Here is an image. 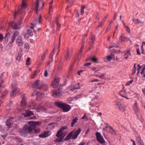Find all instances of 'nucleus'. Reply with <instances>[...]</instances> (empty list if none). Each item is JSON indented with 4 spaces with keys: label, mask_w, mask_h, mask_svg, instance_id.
Listing matches in <instances>:
<instances>
[{
    "label": "nucleus",
    "mask_w": 145,
    "mask_h": 145,
    "mask_svg": "<svg viewBox=\"0 0 145 145\" xmlns=\"http://www.w3.org/2000/svg\"><path fill=\"white\" fill-rule=\"evenodd\" d=\"M67 55L65 56V59L66 60H68L69 59H70L71 57L70 56L69 54V50H68L67 51Z\"/></svg>",
    "instance_id": "f704fd0d"
},
{
    "label": "nucleus",
    "mask_w": 145,
    "mask_h": 145,
    "mask_svg": "<svg viewBox=\"0 0 145 145\" xmlns=\"http://www.w3.org/2000/svg\"><path fill=\"white\" fill-rule=\"evenodd\" d=\"M84 71L83 70H81L80 71H77V74H78L79 75H80V73L83 72Z\"/></svg>",
    "instance_id": "774afa93"
},
{
    "label": "nucleus",
    "mask_w": 145,
    "mask_h": 145,
    "mask_svg": "<svg viewBox=\"0 0 145 145\" xmlns=\"http://www.w3.org/2000/svg\"><path fill=\"white\" fill-rule=\"evenodd\" d=\"M92 71L94 72V73H98V71H99L100 69L97 67H93L91 69Z\"/></svg>",
    "instance_id": "473e14b6"
},
{
    "label": "nucleus",
    "mask_w": 145,
    "mask_h": 145,
    "mask_svg": "<svg viewBox=\"0 0 145 145\" xmlns=\"http://www.w3.org/2000/svg\"><path fill=\"white\" fill-rule=\"evenodd\" d=\"M17 89V88H16L14 89V90H13L12 92L10 94V96L12 97H15L16 96V91Z\"/></svg>",
    "instance_id": "c756f323"
},
{
    "label": "nucleus",
    "mask_w": 145,
    "mask_h": 145,
    "mask_svg": "<svg viewBox=\"0 0 145 145\" xmlns=\"http://www.w3.org/2000/svg\"><path fill=\"white\" fill-rule=\"evenodd\" d=\"M48 75V71L46 70H45L44 71V76H46L47 77Z\"/></svg>",
    "instance_id": "052dcab7"
},
{
    "label": "nucleus",
    "mask_w": 145,
    "mask_h": 145,
    "mask_svg": "<svg viewBox=\"0 0 145 145\" xmlns=\"http://www.w3.org/2000/svg\"><path fill=\"white\" fill-rule=\"evenodd\" d=\"M109 132L112 135H116V132L113 129L110 127H109Z\"/></svg>",
    "instance_id": "cd10ccee"
},
{
    "label": "nucleus",
    "mask_w": 145,
    "mask_h": 145,
    "mask_svg": "<svg viewBox=\"0 0 145 145\" xmlns=\"http://www.w3.org/2000/svg\"><path fill=\"white\" fill-rule=\"evenodd\" d=\"M57 28L58 30H59V29L61 26V25L58 22H57Z\"/></svg>",
    "instance_id": "e2e57ef3"
},
{
    "label": "nucleus",
    "mask_w": 145,
    "mask_h": 145,
    "mask_svg": "<svg viewBox=\"0 0 145 145\" xmlns=\"http://www.w3.org/2000/svg\"><path fill=\"white\" fill-rule=\"evenodd\" d=\"M37 99L38 100L39 99H38V98H40L41 97H42V96L43 95L40 93H38L37 94Z\"/></svg>",
    "instance_id": "37998d69"
},
{
    "label": "nucleus",
    "mask_w": 145,
    "mask_h": 145,
    "mask_svg": "<svg viewBox=\"0 0 145 145\" xmlns=\"http://www.w3.org/2000/svg\"><path fill=\"white\" fill-rule=\"evenodd\" d=\"M21 37L20 36H18L17 38L16 39V44L18 46H22L23 45V42L22 41Z\"/></svg>",
    "instance_id": "f8f14e48"
},
{
    "label": "nucleus",
    "mask_w": 145,
    "mask_h": 145,
    "mask_svg": "<svg viewBox=\"0 0 145 145\" xmlns=\"http://www.w3.org/2000/svg\"><path fill=\"white\" fill-rule=\"evenodd\" d=\"M18 32L17 31H14L12 37H13L14 38H15L18 35Z\"/></svg>",
    "instance_id": "a19ab883"
},
{
    "label": "nucleus",
    "mask_w": 145,
    "mask_h": 145,
    "mask_svg": "<svg viewBox=\"0 0 145 145\" xmlns=\"http://www.w3.org/2000/svg\"><path fill=\"white\" fill-rule=\"evenodd\" d=\"M82 55V53H80L79 52L78 53V59H80Z\"/></svg>",
    "instance_id": "bf43d9fd"
},
{
    "label": "nucleus",
    "mask_w": 145,
    "mask_h": 145,
    "mask_svg": "<svg viewBox=\"0 0 145 145\" xmlns=\"http://www.w3.org/2000/svg\"><path fill=\"white\" fill-rule=\"evenodd\" d=\"M133 109L136 114L137 117L138 118L141 117L140 113L138 108V106H133Z\"/></svg>",
    "instance_id": "ddd939ff"
},
{
    "label": "nucleus",
    "mask_w": 145,
    "mask_h": 145,
    "mask_svg": "<svg viewBox=\"0 0 145 145\" xmlns=\"http://www.w3.org/2000/svg\"><path fill=\"white\" fill-rule=\"evenodd\" d=\"M78 120V119L77 117H75V118L72 120V123L71 124V126L72 127H73L75 123H76Z\"/></svg>",
    "instance_id": "bb28decb"
},
{
    "label": "nucleus",
    "mask_w": 145,
    "mask_h": 145,
    "mask_svg": "<svg viewBox=\"0 0 145 145\" xmlns=\"http://www.w3.org/2000/svg\"><path fill=\"white\" fill-rule=\"evenodd\" d=\"M91 60L94 62L96 63H97L98 62V59L95 57L91 58Z\"/></svg>",
    "instance_id": "ea45409f"
},
{
    "label": "nucleus",
    "mask_w": 145,
    "mask_h": 145,
    "mask_svg": "<svg viewBox=\"0 0 145 145\" xmlns=\"http://www.w3.org/2000/svg\"><path fill=\"white\" fill-rule=\"evenodd\" d=\"M14 39L15 38H14L13 37H12L11 40H10V44H12L13 43L14 40Z\"/></svg>",
    "instance_id": "13d9d810"
},
{
    "label": "nucleus",
    "mask_w": 145,
    "mask_h": 145,
    "mask_svg": "<svg viewBox=\"0 0 145 145\" xmlns=\"http://www.w3.org/2000/svg\"><path fill=\"white\" fill-rule=\"evenodd\" d=\"M74 86L75 89H79L80 88V84L78 83L74 85Z\"/></svg>",
    "instance_id": "e433bc0d"
},
{
    "label": "nucleus",
    "mask_w": 145,
    "mask_h": 145,
    "mask_svg": "<svg viewBox=\"0 0 145 145\" xmlns=\"http://www.w3.org/2000/svg\"><path fill=\"white\" fill-rule=\"evenodd\" d=\"M81 97V95H77L74 98V99L77 100L78 99L80 98Z\"/></svg>",
    "instance_id": "4d7b16f0"
},
{
    "label": "nucleus",
    "mask_w": 145,
    "mask_h": 145,
    "mask_svg": "<svg viewBox=\"0 0 145 145\" xmlns=\"http://www.w3.org/2000/svg\"><path fill=\"white\" fill-rule=\"evenodd\" d=\"M24 48L25 49L29 50V47L28 44L27 43H25L24 44Z\"/></svg>",
    "instance_id": "09e8293b"
},
{
    "label": "nucleus",
    "mask_w": 145,
    "mask_h": 145,
    "mask_svg": "<svg viewBox=\"0 0 145 145\" xmlns=\"http://www.w3.org/2000/svg\"><path fill=\"white\" fill-rule=\"evenodd\" d=\"M62 95V94L61 91L59 90L53 91L52 93V96L56 98L59 97Z\"/></svg>",
    "instance_id": "1a4fd4ad"
},
{
    "label": "nucleus",
    "mask_w": 145,
    "mask_h": 145,
    "mask_svg": "<svg viewBox=\"0 0 145 145\" xmlns=\"http://www.w3.org/2000/svg\"><path fill=\"white\" fill-rule=\"evenodd\" d=\"M29 108H31L33 107L32 109L35 108V105L33 101H31L29 104L28 105Z\"/></svg>",
    "instance_id": "a878e982"
},
{
    "label": "nucleus",
    "mask_w": 145,
    "mask_h": 145,
    "mask_svg": "<svg viewBox=\"0 0 145 145\" xmlns=\"http://www.w3.org/2000/svg\"><path fill=\"white\" fill-rule=\"evenodd\" d=\"M90 40H91V42L93 43L94 42L95 40V37L93 35H91L90 37Z\"/></svg>",
    "instance_id": "49530a36"
},
{
    "label": "nucleus",
    "mask_w": 145,
    "mask_h": 145,
    "mask_svg": "<svg viewBox=\"0 0 145 145\" xmlns=\"http://www.w3.org/2000/svg\"><path fill=\"white\" fill-rule=\"evenodd\" d=\"M39 72V70H36L33 73L31 74V78H34L35 76Z\"/></svg>",
    "instance_id": "72a5a7b5"
},
{
    "label": "nucleus",
    "mask_w": 145,
    "mask_h": 145,
    "mask_svg": "<svg viewBox=\"0 0 145 145\" xmlns=\"http://www.w3.org/2000/svg\"><path fill=\"white\" fill-rule=\"evenodd\" d=\"M141 66L143 68L142 69V71L140 72V73L141 74H142L144 72V71L145 70V65H143Z\"/></svg>",
    "instance_id": "a18cd8bd"
},
{
    "label": "nucleus",
    "mask_w": 145,
    "mask_h": 145,
    "mask_svg": "<svg viewBox=\"0 0 145 145\" xmlns=\"http://www.w3.org/2000/svg\"><path fill=\"white\" fill-rule=\"evenodd\" d=\"M118 44L113 43L112 44L111 46L109 47V48L110 49L114 47L118 48Z\"/></svg>",
    "instance_id": "4c0bfd02"
},
{
    "label": "nucleus",
    "mask_w": 145,
    "mask_h": 145,
    "mask_svg": "<svg viewBox=\"0 0 145 145\" xmlns=\"http://www.w3.org/2000/svg\"><path fill=\"white\" fill-rule=\"evenodd\" d=\"M37 112H42L45 110V108L43 106L39 105L37 107L35 108Z\"/></svg>",
    "instance_id": "f3484780"
},
{
    "label": "nucleus",
    "mask_w": 145,
    "mask_h": 145,
    "mask_svg": "<svg viewBox=\"0 0 145 145\" xmlns=\"http://www.w3.org/2000/svg\"><path fill=\"white\" fill-rule=\"evenodd\" d=\"M42 0H36V2L35 3V10L37 13L38 11V7L39 6V3L40 2H42Z\"/></svg>",
    "instance_id": "a211bd4d"
},
{
    "label": "nucleus",
    "mask_w": 145,
    "mask_h": 145,
    "mask_svg": "<svg viewBox=\"0 0 145 145\" xmlns=\"http://www.w3.org/2000/svg\"><path fill=\"white\" fill-rule=\"evenodd\" d=\"M137 142L138 143L139 145H144L142 141L141 140L140 137H137Z\"/></svg>",
    "instance_id": "412c9836"
},
{
    "label": "nucleus",
    "mask_w": 145,
    "mask_h": 145,
    "mask_svg": "<svg viewBox=\"0 0 145 145\" xmlns=\"http://www.w3.org/2000/svg\"><path fill=\"white\" fill-rule=\"evenodd\" d=\"M11 119L10 118L7 120L6 122V125L9 127H10L12 125V121Z\"/></svg>",
    "instance_id": "aec40b11"
},
{
    "label": "nucleus",
    "mask_w": 145,
    "mask_h": 145,
    "mask_svg": "<svg viewBox=\"0 0 145 145\" xmlns=\"http://www.w3.org/2000/svg\"><path fill=\"white\" fill-rule=\"evenodd\" d=\"M84 44H83L82 45V46L81 47V48L80 50L79 51V52L80 53L82 52L83 50L84 49Z\"/></svg>",
    "instance_id": "864d4df0"
},
{
    "label": "nucleus",
    "mask_w": 145,
    "mask_h": 145,
    "mask_svg": "<svg viewBox=\"0 0 145 145\" xmlns=\"http://www.w3.org/2000/svg\"><path fill=\"white\" fill-rule=\"evenodd\" d=\"M133 21L135 24H139L141 23H143V22L140 21L139 20L135 18H133Z\"/></svg>",
    "instance_id": "4be33fe9"
},
{
    "label": "nucleus",
    "mask_w": 145,
    "mask_h": 145,
    "mask_svg": "<svg viewBox=\"0 0 145 145\" xmlns=\"http://www.w3.org/2000/svg\"><path fill=\"white\" fill-rule=\"evenodd\" d=\"M67 89L70 90L71 92H73L75 89L74 86L73 85H71Z\"/></svg>",
    "instance_id": "5701e85b"
},
{
    "label": "nucleus",
    "mask_w": 145,
    "mask_h": 145,
    "mask_svg": "<svg viewBox=\"0 0 145 145\" xmlns=\"http://www.w3.org/2000/svg\"><path fill=\"white\" fill-rule=\"evenodd\" d=\"M46 56H45L44 55H42L41 57V61L40 62H39L38 63V65H40L44 61L45 57H46Z\"/></svg>",
    "instance_id": "c85d7f7f"
},
{
    "label": "nucleus",
    "mask_w": 145,
    "mask_h": 145,
    "mask_svg": "<svg viewBox=\"0 0 145 145\" xmlns=\"http://www.w3.org/2000/svg\"><path fill=\"white\" fill-rule=\"evenodd\" d=\"M112 59V57L110 56H108L107 57V59L108 61H110Z\"/></svg>",
    "instance_id": "680f3d73"
},
{
    "label": "nucleus",
    "mask_w": 145,
    "mask_h": 145,
    "mask_svg": "<svg viewBox=\"0 0 145 145\" xmlns=\"http://www.w3.org/2000/svg\"><path fill=\"white\" fill-rule=\"evenodd\" d=\"M67 127L66 126H63L58 131L56 136L58 137H59L60 138L56 139V142H60L62 141L65 136L63 133V131L67 129Z\"/></svg>",
    "instance_id": "20e7f679"
},
{
    "label": "nucleus",
    "mask_w": 145,
    "mask_h": 145,
    "mask_svg": "<svg viewBox=\"0 0 145 145\" xmlns=\"http://www.w3.org/2000/svg\"><path fill=\"white\" fill-rule=\"evenodd\" d=\"M125 28L126 29V31L127 32H128V33H130V30L128 26H125Z\"/></svg>",
    "instance_id": "6e6d98bb"
},
{
    "label": "nucleus",
    "mask_w": 145,
    "mask_h": 145,
    "mask_svg": "<svg viewBox=\"0 0 145 145\" xmlns=\"http://www.w3.org/2000/svg\"><path fill=\"white\" fill-rule=\"evenodd\" d=\"M105 22V19L102 20V21L99 23V25L97 27V28H99L101 27H102Z\"/></svg>",
    "instance_id": "7c9ffc66"
},
{
    "label": "nucleus",
    "mask_w": 145,
    "mask_h": 145,
    "mask_svg": "<svg viewBox=\"0 0 145 145\" xmlns=\"http://www.w3.org/2000/svg\"><path fill=\"white\" fill-rule=\"evenodd\" d=\"M100 18L99 15L98 14H97V16L95 18V19L96 20H98Z\"/></svg>",
    "instance_id": "338daca9"
},
{
    "label": "nucleus",
    "mask_w": 145,
    "mask_h": 145,
    "mask_svg": "<svg viewBox=\"0 0 145 145\" xmlns=\"http://www.w3.org/2000/svg\"><path fill=\"white\" fill-rule=\"evenodd\" d=\"M117 105L118 106L120 111L123 112L125 110V107L124 105L120 103H118Z\"/></svg>",
    "instance_id": "2eb2a0df"
},
{
    "label": "nucleus",
    "mask_w": 145,
    "mask_h": 145,
    "mask_svg": "<svg viewBox=\"0 0 145 145\" xmlns=\"http://www.w3.org/2000/svg\"><path fill=\"white\" fill-rule=\"evenodd\" d=\"M91 64V63H86L84 64L83 65L84 66H88Z\"/></svg>",
    "instance_id": "5fc2aeb1"
},
{
    "label": "nucleus",
    "mask_w": 145,
    "mask_h": 145,
    "mask_svg": "<svg viewBox=\"0 0 145 145\" xmlns=\"http://www.w3.org/2000/svg\"><path fill=\"white\" fill-rule=\"evenodd\" d=\"M41 124V121H30L27 122V124H25L23 127V130L20 133L21 135L24 136L27 134V133H31L32 132L35 131L36 133H39L40 131L39 129L37 131L34 129L35 126L37 125H39Z\"/></svg>",
    "instance_id": "f257e3e1"
},
{
    "label": "nucleus",
    "mask_w": 145,
    "mask_h": 145,
    "mask_svg": "<svg viewBox=\"0 0 145 145\" xmlns=\"http://www.w3.org/2000/svg\"><path fill=\"white\" fill-rule=\"evenodd\" d=\"M119 95L122 97H123L127 99H128L129 98L127 96V93L125 91H121L119 93Z\"/></svg>",
    "instance_id": "dca6fc26"
},
{
    "label": "nucleus",
    "mask_w": 145,
    "mask_h": 145,
    "mask_svg": "<svg viewBox=\"0 0 145 145\" xmlns=\"http://www.w3.org/2000/svg\"><path fill=\"white\" fill-rule=\"evenodd\" d=\"M7 93V90H5L2 94L1 95L0 97V102H1V100L3 99V97L6 95Z\"/></svg>",
    "instance_id": "2f4dec72"
},
{
    "label": "nucleus",
    "mask_w": 145,
    "mask_h": 145,
    "mask_svg": "<svg viewBox=\"0 0 145 145\" xmlns=\"http://www.w3.org/2000/svg\"><path fill=\"white\" fill-rule=\"evenodd\" d=\"M90 105L92 106L91 108V110H93V112H95L96 110V107L94 106L92 104V103H90Z\"/></svg>",
    "instance_id": "79ce46f5"
},
{
    "label": "nucleus",
    "mask_w": 145,
    "mask_h": 145,
    "mask_svg": "<svg viewBox=\"0 0 145 145\" xmlns=\"http://www.w3.org/2000/svg\"><path fill=\"white\" fill-rule=\"evenodd\" d=\"M27 32L31 36H33V34L32 32V31L30 29H29L27 30Z\"/></svg>",
    "instance_id": "3c124183"
},
{
    "label": "nucleus",
    "mask_w": 145,
    "mask_h": 145,
    "mask_svg": "<svg viewBox=\"0 0 145 145\" xmlns=\"http://www.w3.org/2000/svg\"><path fill=\"white\" fill-rule=\"evenodd\" d=\"M51 133L50 131H45L39 135L40 137L42 138H45L49 136L51 134Z\"/></svg>",
    "instance_id": "9d476101"
},
{
    "label": "nucleus",
    "mask_w": 145,
    "mask_h": 145,
    "mask_svg": "<svg viewBox=\"0 0 145 145\" xmlns=\"http://www.w3.org/2000/svg\"><path fill=\"white\" fill-rule=\"evenodd\" d=\"M33 115V114L31 111L29 110H27L25 113L24 116L25 117H29Z\"/></svg>",
    "instance_id": "6ab92c4d"
},
{
    "label": "nucleus",
    "mask_w": 145,
    "mask_h": 145,
    "mask_svg": "<svg viewBox=\"0 0 145 145\" xmlns=\"http://www.w3.org/2000/svg\"><path fill=\"white\" fill-rule=\"evenodd\" d=\"M60 79L58 78H56L52 82V86L54 88L57 87L59 85Z\"/></svg>",
    "instance_id": "6e6552de"
},
{
    "label": "nucleus",
    "mask_w": 145,
    "mask_h": 145,
    "mask_svg": "<svg viewBox=\"0 0 145 145\" xmlns=\"http://www.w3.org/2000/svg\"><path fill=\"white\" fill-rule=\"evenodd\" d=\"M81 130L80 128H78L77 130L75 129L70 133L65 138V140H68L70 139H76L81 132Z\"/></svg>",
    "instance_id": "f03ea898"
},
{
    "label": "nucleus",
    "mask_w": 145,
    "mask_h": 145,
    "mask_svg": "<svg viewBox=\"0 0 145 145\" xmlns=\"http://www.w3.org/2000/svg\"><path fill=\"white\" fill-rule=\"evenodd\" d=\"M133 80H131L129 82H128L125 84L126 86H129L130 84H131L133 82Z\"/></svg>",
    "instance_id": "603ef678"
},
{
    "label": "nucleus",
    "mask_w": 145,
    "mask_h": 145,
    "mask_svg": "<svg viewBox=\"0 0 145 145\" xmlns=\"http://www.w3.org/2000/svg\"><path fill=\"white\" fill-rule=\"evenodd\" d=\"M22 100L21 101V105L23 107H25L26 105V101L27 99L25 97V95L24 94H22L21 95Z\"/></svg>",
    "instance_id": "9b49d317"
},
{
    "label": "nucleus",
    "mask_w": 145,
    "mask_h": 145,
    "mask_svg": "<svg viewBox=\"0 0 145 145\" xmlns=\"http://www.w3.org/2000/svg\"><path fill=\"white\" fill-rule=\"evenodd\" d=\"M26 5L25 2V0H22V8L23 9H25L26 7Z\"/></svg>",
    "instance_id": "c9c22d12"
},
{
    "label": "nucleus",
    "mask_w": 145,
    "mask_h": 145,
    "mask_svg": "<svg viewBox=\"0 0 145 145\" xmlns=\"http://www.w3.org/2000/svg\"><path fill=\"white\" fill-rule=\"evenodd\" d=\"M9 24L12 27L13 29H18L19 28V25L14 22H12L10 23Z\"/></svg>",
    "instance_id": "4468645a"
},
{
    "label": "nucleus",
    "mask_w": 145,
    "mask_h": 145,
    "mask_svg": "<svg viewBox=\"0 0 145 145\" xmlns=\"http://www.w3.org/2000/svg\"><path fill=\"white\" fill-rule=\"evenodd\" d=\"M21 9H20L19 10H18V12H15V14L14 15V17H15V16H16V14L18 13H20V12H21Z\"/></svg>",
    "instance_id": "0e129e2a"
},
{
    "label": "nucleus",
    "mask_w": 145,
    "mask_h": 145,
    "mask_svg": "<svg viewBox=\"0 0 145 145\" xmlns=\"http://www.w3.org/2000/svg\"><path fill=\"white\" fill-rule=\"evenodd\" d=\"M98 97L99 96L97 94H96L95 95H93L91 97V100L95 102L98 98Z\"/></svg>",
    "instance_id": "393cba45"
},
{
    "label": "nucleus",
    "mask_w": 145,
    "mask_h": 145,
    "mask_svg": "<svg viewBox=\"0 0 145 145\" xmlns=\"http://www.w3.org/2000/svg\"><path fill=\"white\" fill-rule=\"evenodd\" d=\"M125 38L123 36H121L120 37V41L121 42H124L125 41Z\"/></svg>",
    "instance_id": "58836bf2"
},
{
    "label": "nucleus",
    "mask_w": 145,
    "mask_h": 145,
    "mask_svg": "<svg viewBox=\"0 0 145 145\" xmlns=\"http://www.w3.org/2000/svg\"><path fill=\"white\" fill-rule=\"evenodd\" d=\"M33 88L38 89H44V87H45V88L46 89L48 88L46 85H43L41 82L39 80H37L35 82H34L33 84Z\"/></svg>",
    "instance_id": "39448f33"
},
{
    "label": "nucleus",
    "mask_w": 145,
    "mask_h": 145,
    "mask_svg": "<svg viewBox=\"0 0 145 145\" xmlns=\"http://www.w3.org/2000/svg\"><path fill=\"white\" fill-rule=\"evenodd\" d=\"M99 81V80L98 79H95L93 80H91L90 81V82L91 83H92L93 82H98Z\"/></svg>",
    "instance_id": "69168bd1"
},
{
    "label": "nucleus",
    "mask_w": 145,
    "mask_h": 145,
    "mask_svg": "<svg viewBox=\"0 0 145 145\" xmlns=\"http://www.w3.org/2000/svg\"><path fill=\"white\" fill-rule=\"evenodd\" d=\"M30 58L29 57H28L27 58L25 63L26 65H29L30 64Z\"/></svg>",
    "instance_id": "8fccbe9b"
},
{
    "label": "nucleus",
    "mask_w": 145,
    "mask_h": 145,
    "mask_svg": "<svg viewBox=\"0 0 145 145\" xmlns=\"http://www.w3.org/2000/svg\"><path fill=\"white\" fill-rule=\"evenodd\" d=\"M96 135L97 140L101 143H102L105 142V140L103 136L99 132H96Z\"/></svg>",
    "instance_id": "0eeeda50"
},
{
    "label": "nucleus",
    "mask_w": 145,
    "mask_h": 145,
    "mask_svg": "<svg viewBox=\"0 0 145 145\" xmlns=\"http://www.w3.org/2000/svg\"><path fill=\"white\" fill-rule=\"evenodd\" d=\"M131 54L130 51H128L126 52L124 55V57L126 59H128L129 57L131 56Z\"/></svg>",
    "instance_id": "b1692460"
},
{
    "label": "nucleus",
    "mask_w": 145,
    "mask_h": 145,
    "mask_svg": "<svg viewBox=\"0 0 145 145\" xmlns=\"http://www.w3.org/2000/svg\"><path fill=\"white\" fill-rule=\"evenodd\" d=\"M41 16L40 15H39L38 18H36L35 20V23L34 24H32L30 27V28L31 29H33V30L34 31H35V30H38L39 29V28L35 29L36 28V25L37 24H40V22L41 21Z\"/></svg>",
    "instance_id": "423d86ee"
},
{
    "label": "nucleus",
    "mask_w": 145,
    "mask_h": 145,
    "mask_svg": "<svg viewBox=\"0 0 145 145\" xmlns=\"http://www.w3.org/2000/svg\"><path fill=\"white\" fill-rule=\"evenodd\" d=\"M10 33H6L5 35V37L4 38V39L6 40V41L5 42H7V40H8V37L10 35Z\"/></svg>",
    "instance_id": "de8ad7c7"
},
{
    "label": "nucleus",
    "mask_w": 145,
    "mask_h": 145,
    "mask_svg": "<svg viewBox=\"0 0 145 145\" xmlns=\"http://www.w3.org/2000/svg\"><path fill=\"white\" fill-rule=\"evenodd\" d=\"M86 7L85 6H83L81 8V12H80V14L82 15H83V13L84 12V9Z\"/></svg>",
    "instance_id": "c03bdc74"
},
{
    "label": "nucleus",
    "mask_w": 145,
    "mask_h": 145,
    "mask_svg": "<svg viewBox=\"0 0 145 145\" xmlns=\"http://www.w3.org/2000/svg\"><path fill=\"white\" fill-rule=\"evenodd\" d=\"M55 104L58 107L62 109L64 112H68L71 108L70 105L61 101L56 102L55 103Z\"/></svg>",
    "instance_id": "7ed1b4c3"
}]
</instances>
